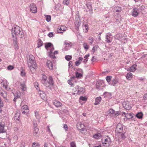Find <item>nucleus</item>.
Instances as JSON below:
<instances>
[{
  "label": "nucleus",
  "instance_id": "nucleus-1",
  "mask_svg": "<svg viewBox=\"0 0 147 147\" xmlns=\"http://www.w3.org/2000/svg\"><path fill=\"white\" fill-rule=\"evenodd\" d=\"M41 83L50 90L51 89V87L54 85V81L52 76H49L47 78L46 75L44 74L42 76Z\"/></svg>",
  "mask_w": 147,
  "mask_h": 147
},
{
  "label": "nucleus",
  "instance_id": "nucleus-2",
  "mask_svg": "<svg viewBox=\"0 0 147 147\" xmlns=\"http://www.w3.org/2000/svg\"><path fill=\"white\" fill-rule=\"evenodd\" d=\"M12 36L13 37L16 38V36H18L20 38H22L24 36V33L22 29L20 27L16 25L13 26L11 30Z\"/></svg>",
  "mask_w": 147,
  "mask_h": 147
},
{
  "label": "nucleus",
  "instance_id": "nucleus-3",
  "mask_svg": "<svg viewBox=\"0 0 147 147\" xmlns=\"http://www.w3.org/2000/svg\"><path fill=\"white\" fill-rule=\"evenodd\" d=\"M29 59L27 60V63L28 66L29 67H31L32 64H35L36 63V61L35 60V57L32 55H29Z\"/></svg>",
  "mask_w": 147,
  "mask_h": 147
},
{
  "label": "nucleus",
  "instance_id": "nucleus-4",
  "mask_svg": "<svg viewBox=\"0 0 147 147\" xmlns=\"http://www.w3.org/2000/svg\"><path fill=\"white\" fill-rule=\"evenodd\" d=\"M116 131L117 134H121L122 132L124 131H123V126L120 123H118L116 128Z\"/></svg>",
  "mask_w": 147,
  "mask_h": 147
},
{
  "label": "nucleus",
  "instance_id": "nucleus-5",
  "mask_svg": "<svg viewBox=\"0 0 147 147\" xmlns=\"http://www.w3.org/2000/svg\"><path fill=\"white\" fill-rule=\"evenodd\" d=\"M113 12L115 13L118 17V18L120 17V16L119 15L120 13H121V7L118 6H115L114 7L113 10Z\"/></svg>",
  "mask_w": 147,
  "mask_h": 147
},
{
  "label": "nucleus",
  "instance_id": "nucleus-6",
  "mask_svg": "<svg viewBox=\"0 0 147 147\" xmlns=\"http://www.w3.org/2000/svg\"><path fill=\"white\" fill-rule=\"evenodd\" d=\"M123 107L126 110H129L132 107V104L128 101H125L122 103Z\"/></svg>",
  "mask_w": 147,
  "mask_h": 147
},
{
  "label": "nucleus",
  "instance_id": "nucleus-7",
  "mask_svg": "<svg viewBox=\"0 0 147 147\" xmlns=\"http://www.w3.org/2000/svg\"><path fill=\"white\" fill-rule=\"evenodd\" d=\"M30 11L33 13H35L37 12V8L36 5L33 3H31L30 5Z\"/></svg>",
  "mask_w": 147,
  "mask_h": 147
},
{
  "label": "nucleus",
  "instance_id": "nucleus-8",
  "mask_svg": "<svg viewBox=\"0 0 147 147\" xmlns=\"http://www.w3.org/2000/svg\"><path fill=\"white\" fill-rule=\"evenodd\" d=\"M105 41L108 43L111 42L113 40V36L111 34L108 33L105 36Z\"/></svg>",
  "mask_w": 147,
  "mask_h": 147
},
{
  "label": "nucleus",
  "instance_id": "nucleus-9",
  "mask_svg": "<svg viewBox=\"0 0 147 147\" xmlns=\"http://www.w3.org/2000/svg\"><path fill=\"white\" fill-rule=\"evenodd\" d=\"M9 83L6 80H3L1 83V85L6 90H9L10 88L8 86Z\"/></svg>",
  "mask_w": 147,
  "mask_h": 147
},
{
  "label": "nucleus",
  "instance_id": "nucleus-10",
  "mask_svg": "<svg viewBox=\"0 0 147 147\" xmlns=\"http://www.w3.org/2000/svg\"><path fill=\"white\" fill-rule=\"evenodd\" d=\"M78 129L82 131H84L86 129L84 125L81 122H78L76 125Z\"/></svg>",
  "mask_w": 147,
  "mask_h": 147
},
{
  "label": "nucleus",
  "instance_id": "nucleus-11",
  "mask_svg": "<svg viewBox=\"0 0 147 147\" xmlns=\"http://www.w3.org/2000/svg\"><path fill=\"white\" fill-rule=\"evenodd\" d=\"M109 138H105L102 140V144L104 146L106 147H108L109 145L110 141Z\"/></svg>",
  "mask_w": 147,
  "mask_h": 147
},
{
  "label": "nucleus",
  "instance_id": "nucleus-12",
  "mask_svg": "<svg viewBox=\"0 0 147 147\" xmlns=\"http://www.w3.org/2000/svg\"><path fill=\"white\" fill-rule=\"evenodd\" d=\"M145 7L144 5H139L136 8L138 10V12H139V13H141L143 14L145 12Z\"/></svg>",
  "mask_w": 147,
  "mask_h": 147
},
{
  "label": "nucleus",
  "instance_id": "nucleus-13",
  "mask_svg": "<svg viewBox=\"0 0 147 147\" xmlns=\"http://www.w3.org/2000/svg\"><path fill=\"white\" fill-rule=\"evenodd\" d=\"M82 21L80 19H77L75 22L76 29V30L78 31L79 30V27L81 24Z\"/></svg>",
  "mask_w": 147,
  "mask_h": 147
},
{
  "label": "nucleus",
  "instance_id": "nucleus-14",
  "mask_svg": "<svg viewBox=\"0 0 147 147\" xmlns=\"http://www.w3.org/2000/svg\"><path fill=\"white\" fill-rule=\"evenodd\" d=\"M77 94H82L84 93L85 90L83 88L78 87L77 89Z\"/></svg>",
  "mask_w": 147,
  "mask_h": 147
},
{
  "label": "nucleus",
  "instance_id": "nucleus-15",
  "mask_svg": "<svg viewBox=\"0 0 147 147\" xmlns=\"http://www.w3.org/2000/svg\"><path fill=\"white\" fill-rule=\"evenodd\" d=\"M20 114L19 113L17 112L16 113L14 116V119L16 122L17 123H18L20 119Z\"/></svg>",
  "mask_w": 147,
  "mask_h": 147
},
{
  "label": "nucleus",
  "instance_id": "nucleus-16",
  "mask_svg": "<svg viewBox=\"0 0 147 147\" xmlns=\"http://www.w3.org/2000/svg\"><path fill=\"white\" fill-rule=\"evenodd\" d=\"M86 5L87 8L89 9L90 13H92L93 9L92 6V3L90 2H87L86 4Z\"/></svg>",
  "mask_w": 147,
  "mask_h": 147
},
{
  "label": "nucleus",
  "instance_id": "nucleus-17",
  "mask_svg": "<svg viewBox=\"0 0 147 147\" xmlns=\"http://www.w3.org/2000/svg\"><path fill=\"white\" fill-rule=\"evenodd\" d=\"M51 49L50 50V51L49 52V55L50 56V57L51 58H55V55H52V51L54 50V47L53 45V46H52L51 47Z\"/></svg>",
  "mask_w": 147,
  "mask_h": 147
},
{
  "label": "nucleus",
  "instance_id": "nucleus-18",
  "mask_svg": "<svg viewBox=\"0 0 147 147\" xmlns=\"http://www.w3.org/2000/svg\"><path fill=\"white\" fill-rule=\"evenodd\" d=\"M54 105L56 107H60L61 106L62 104L59 101L57 100H55L53 102Z\"/></svg>",
  "mask_w": 147,
  "mask_h": 147
},
{
  "label": "nucleus",
  "instance_id": "nucleus-19",
  "mask_svg": "<svg viewBox=\"0 0 147 147\" xmlns=\"http://www.w3.org/2000/svg\"><path fill=\"white\" fill-rule=\"evenodd\" d=\"M46 65L51 70L53 69V64L52 62L50 61H48L46 63Z\"/></svg>",
  "mask_w": 147,
  "mask_h": 147
},
{
  "label": "nucleus",
  "instance_id": "nucleus-20",
  "mask_svg": "<svg viewBox=\"0 0 147 147\" xmlns=\"http://www.w3.org/2000/svg\"><path fill=\"white\" fill-rule=\"evenodd\" d=\"M139 13L136 8H135L133 9V11L132 13V15L134 17H136L138 15Z\"/></svg>",
  "mask_w": 147,
  "mask_h": 147
},
{
  "label": "nucleus",
  "instance_id": "nucleus-21",
  "mask_svg": "<svg viewBox=\"0 0 147 147\" xmlns=\"http://www.w3.org/2000/svg\"><path fill=\"white\" fill-rule=\"evenodd\" d=\"M4 125L1 122H0V133H4L5 132L4 129Z\"/></svg>",
  "mask_w": 147,
  "mask_h": 147
},
{
  "label": "nucleus",
  "instance_id": "nucleus-22",
  "mask_svg": "<svg viewBox=\"0 0 147 147\" xmlns=\"http://www.w3.org/2000/svg\"><path fill=\"white\" fill-rule=\"evenodd\" d=\"M65 28L64 26H62L61 27H59L57 29V32L58 33H62V31L65 30Z\"/></svg>",
  "mask_w": 147,
  "mask_h": 147
},
{
  "label": "nucleus",
  "instance_id": "nucleus-23",
  "mask_svg": "<svg viewBox=\"0 0 147 147\" xmlns=\"http://www.w3.org/2000/svg\"><path fill=\"white\" fill-rule=\"evenodd\" d=\"M118 83L117 79L116 78H115L112 80L109 83L110 85L115 86L116 84Z\"/></svg>",
  "mask_w": 147,
  "mask_h": 147
},
{
  "label": "nucleus",
  "instance_id": "nucleus-24",
  "mask_svg": "<svg viewBox=\"0 0 147 147\" xmlns=\"http://www.w3.org/2000/svg\"><path fill=\"white\" fill-rule=\"evenodd\" d=\"M82 27L84 32H87L88 30V24H85L84 22H83Z\"/></svg>",
  "mask_w": 147,
  "mask_h": 147
},
{
  "label": "nucleus",
  "instance_id": "nucleus-25",
  "mask_svg": "<svg viewBox=\"0 0 147 147\" xmlns=\"http://www.w3.org/2000/svg\"><path fill=\"white\" fill-rule=\"evenodd\" d=\"M34 136H38V128L37 126L34 127Z\"/></svg>",
  "mask_w": 147,
  "mask_h": 147
},
{
  "label": "nucleus",
  "instance_id": "nucleus-26",
  "mask_svg": "<svg viewBox=\"0 0 147 147\" xmlns=\"http://www.w3.org/2000/svg\"><path fill=\"white\" fill-rule=\"evenodd\" d=\"M13 40L14 47L16 50H18V45L17 38H15L13 39Z\"/></svg>",
  "mask_w": 147,
  "mask_h": 147
},
{
  "label": "nucleus",
  "instance_id": "nucleus-27",
  "mask_svg": "<svg viewBox=\"0 0 147 147\" xmlns=\"http://www.w3.org/2000/svg\"><path fill=\"white\" fill-rule=\"evenodd\" d=\"M123 36L121 34L119 33L115 35L114 38L116 39L120 40L123 38Z\"/></svg>",
  "mask_w": 147,
  "mask_h": 147
},
{
  "label": "nucleus",
  "instance_id": "nucleus-28",
  "mask_svg": "<svg viewBox=\"0 0 147 147\" xmlns=\"http://www.w3.org/2000/svg\"><path fill=\"white\" fill-rule=\"evenodd\" d=\"M137 65L136 64L132 65L131 67L129 68L130 71V72H133L135 71L136 69Z\"/></svg>",
  "mask_w": 147,
  "mask_h": 147
},
{
  "label": "nucleus",
  "instance_id": "nucleus-29",
  "mask_svg": "<svg viewBox=\"0 0 147 147\" xmlns=\"http://www.w3.org/2000/svg\"><path fill=\"white\" fill-rule=\"evenodd\" d=\"M101 100V97L100 96L97 97L95 99V102L94 103L95 105H98Z\"/></svg>",
  "mask_w": 147,
  "mask_h": 147
},
{
  "label": "nucleus",
  "instance_id": "nucleus-30",
  "mask_svg": "<svg viewBox=\"0 0 147 147\" xmlns=\"http://www.w3.org/2000/svg\"><path fill=\"white\" fill-rule=\"evenodd\" d=\"M136 116L137 118L140 119L142 118L143 114L142 112H138L136 114Z\"/></svg>",
  "mask_w": 147,
  "mask_h": 147
},
{
  "label": "nucleus",
  "instance_id": "nucleus-31",
  "mask_svg": "<svg viewBox=\"0 0 147 147\" xmlns=\"http://www.w3.org/2000/svg\"><path fill=\"white\" fill-rule=\"evenodd\" d=\"M53 45L51 42L46 43L45 44V47L46 49L47 50L49 48H50L53 46Z\"/></svg>",
  "mask_w": 147,
  "mask_h": 147
},
{
  "label": "nucleus",
  "instance_id": "nucleus-32",
  "mask_svg": "<svg viewBox=\"0 0 147 147\" xmlns=\"http://www.w3.org/2000/svg\"><path fill=\"white\" fill-rule=\"evenodd\" d=\"M102 137V135L100 133H97L95 135H94L93 136V137L94 138L96 139H98Z\"/></svg>",
  "mask_w": 147,
  "mask_h": 147
},
{
  "label": "nucleus",
  "instance_id": "nucleus-33",
  "mask_svg": "<svg viewBox=\"0 0 147 147\" xmlns=\"http://www.w3.org/2000/svg\"><path fill=\"white\" fill-rule=\"evenodd\" d=\"M76 76L78 78H80L83 76V74L78 72H76Z\"/></svg>",
  "mask_w": 147,
  "mask_h": 147
},
{
  "label": "nucleus",
  "instance_id": "nucleus-34",
  "mask_svg": "<svg viewBox=\"0 0 147 147\" xmlns=\"http://www.w3.org/2000/svg\"><path fill=\"white\" fill-rule=\"evenodd\" d=\"M43 42L40 39L38 40L37 43L38 46L37 47L39 48L40 47L42 46L43 45Z\"/></svg>",
  "mask_w": 147,
  "mask_h": 147
},
{
  "label": "nucleus",
  "instance_id": "nucleus-35",
  "mask_svg": "<svg viewBox=\"0 0 147 147\" xmlns=\"http://www.w3.org/2000/svg\"><path fill=\"white\" fill-rule=\"evenodd\" d=\"M132 74L130 72L128 73L127 75L126 76V78L127 80H130L132 78Z\"/></svg>",
  "mask_w": 147,
  "mask_h": 147
},
{
  "label": "nucleus",
  "instance_id": "nucleus-36",
  "mask_svg": "<svg viewBox=\"0 0 147 147\" xmlns=\"http://www.w3.org/2000/svg\"><path fill=\"white\" fill-rule=\"evenodd\" d=\"M21 88L23 91H25L26 90V86L25 84H21Z\"/></svg>",
  "mask_w": 147,
  "mask_h": 147
},
{
  "label": "nucleus",
  "instance_id": "nucleus-37",
  "mask_svg": "<svg viewBox=\"0 0 147 147\" xmlns=\"http://www.w3.org/2000/svg\"><path fill=\"white\" fill-rule=\"evenodd\" d=\"M125 117L128 119H130L132 117V115L131 113H127L125 116Z\"/></svg>",
  "mask_w": 147,
  "mask_h": 147
},
{
  "label": "nucleus",
  "instance_id": "nucleus-38",
  "mask_svg": "<svg viewBox=\"0 0 147 147\" xmlns=\"http://www.w3.org/2000/svg\"><path fill=\"white\" fill-rule=\"evenodd\" d=\"M101 83L99 82H97L96 84V88L97 89L100 90Z\"/></svg>",
  "mask_w": 147,
  "mask_h": 147
},
{
  "label": "nucleus",
  "instance_id": "nucleus-39",
  "mask_svg": "<svg viewBox=\"0 0 147 147\" xmlns=\"http://www.w3.org/2000/svg\"><path fill=\"white\" fill-rule=\"evenodd\" d=\"M21 111H26V109H29L28 106L26 105H24L21 107Z\"/></svg>",
  "mask_w": 147,
  "mask_h": 147
},
{
  "label": "nucleus",
  "instance_id": "nucleus-40",
  "mask_svg": "<svg viewBox=\"0 0 147 147\" xmlns=\"http://www.w3.org/2000/svg\"><path fill=\"white\" fill-rule=\"evenodd\" d=\"M32 147H40V145L38 143L34 142L32 145Z\"/></svg>",
  "mask_w": 147,
  "mask_h": 147
},
{
  "label": "nucleus",
  "instance_id": "nucleus-41",
  "mask_svg": "<svg viewBox=\"0 0 147 147\" xmlns=\"http://www.w3.org/2000/svg\"><path fill=\"white\" fill-rule=\"evenodd\" d=\"M112 77L110 76H107L106 78V79L108 83H109L111 80Z\"/></svg>",
  "mask_w": 147,
  "mask_h": 147
},
{
  "label": "nucleus",
  "instance_id": "nucleus-42",
  "mask_svg": "<svg viewBox=\"0 0 147 147\" xmlns=\"http://www.w3.org/2000/svg\"><path fill=\"white\" fill-rule=\"evenodd\" d=\"M87 100V98L85 96H81L79 100H81L83 101H86Z\"/></svg>",
  "mask_w": 147,
  "mask_h": 147
},
{
  "label": "nucleus",
  "instance_id": "nucleus-43",
  "mask_svg": "<svg viewBox=\"0 0 147 147\" xmlns=\"http://www.w3.org/2000/svg\"><path fill=\"white\" fill-rule=\"evenodd\" d=\"M72 56L71 55H67L65 56V59L68 61H69L71 59Z\"/></svg>",
  "mask_w": 147,
  "mask_h": 147
},
{
  "label": "nucleus",
  "instance_id": "nucleus-44",
  "mask_svg": "<svg viewBox=\"0 0 147 147\" xmlns=\"http://www.w3.org/2000/svg\"><path fill=\"white\" fill-rule=\"evenodd\" d=\"M121 112L117 111L115 112L114 113L113 115L115 116V117H116L117 116L120 114Z\"/></svg>",
  "mask_w": 147,
  "mask_h": 147
},
{
  "label": "nucleus",
  "instance_id": "nucleus-45",
  "mask_svg": "<svg viewBox=\"0 0 147 147\" xmlns=\"http://www.w3.org/2000/svg\"><path fill=\"white\" fill-rule=\"evenodd\" d=\"M143 99L144 102H147V92L145 93L143 96Z\"/></svg>",
  "mask_w": 147,
  "mask_h": 147
},
{
  "label": "nucleus",
  "instance_id": "nucleus-46",
  "mask_svg": "<svg viewBox=\"0 0 147 147\" xmlns=\"http://www.w3.org/2000/svg\"><path fill=\"white\" fill-rule=\"evenodd\" d=\"M63 3L65 5H67L69 3V0H63Z\"/></svg>",
  "mask_w": 147,
  "mask_h": 147
},
{
  "label": "nucleus",
  "instance_id": "nucleus-47",
  "mask_svg": "<svg viewBox=\"0 0 147 147\" xmlns=\"http://www.w3.org/2000/svg\"><path fill=\"white\" fill-rule=\"evenodd\" d=\"M34 86L36 88L37 90L39 89V88L38 87V84L37 82H35L34 83Z\"/></svg>",
  "mask_w": 147,
  "mask_h": 147
},
{
  "label": "nucleus",
  "instance_id": "nucleus-48",
  "mask_svg": "<svg viewBox=\"0 0 147 147\" xmlns=\"http://www.w3.org/2000/svg\"><path fill=\"white\" fill-rule=\"evenodd\" d=\"M42 93H40L39 94L41 98L43 99L45 97V94L42 91Z\"/></svg>",
  "mask_w": 147,
  "mask_h": 147
},
{
  "label": "nucleus",
  "instance_id": "nucleus-49",
  "mask_svg": "<svg viewBox=\"0 0 147 147\" xmlns=\"http://www.w3.org/2000/svg\"><path fill=\"white\" fill-rule=\"evenodd\" d=\"M18 139V136H17L15 135L14 136L13 138V140L14 142L17 141Z\"/></svg>",
  "mask_w": 147,
  "mask_h": 147
},
{
  "label": "nucleus",
  "instance_id": "nucleus-50",
  "mask_svg": "<svg viewBox=\"0 0 147 147\" xmlns=\"http://www.w3.org/2000/svg\"><path fill=\"white\" fill-rule=\"evenodd\" d=\"M83 45L84 48L85 49L88 50L89 49V47H88L87 44L86 43H84L83 44Z\"/></svg>",
  "mask_w": 147,
  "mask_h": 147
},
{
  "label": "nucleus",
  "instance_id": "nucleus-51",
  "mask_svg": "<svg viewBox=\"0 0 147 147\" xmlns=\"http://www.w3.org/2000/svg\"><path fill=\"white\" fill-rule=\"evenodd\" d=\"M80 16L79 15V12L76 11V12L75 18H80Z\"/></svg>",
  "mask_w": 147,
  "mask_h": 147
},
{
  "label": "nucleus",
  "instance_id": "nucleus-52",
  "mask_svg": "<svg viewBox=\"0 0 147 147\" xmlns=\"http://www.w3.org/2000/svg\"><path fill=\"white\" fill-rule=\"evenodd\" d=\"M121 41L122 42H123L124 43H125L127 42V39L125 37H123V38L121 40Z\"/></svg>",
  "mask_w": 147,
  "mask_h": 147
},
{
  "label": "nucleus",
  "instance_id": "nucleus-53",
  "mask_svg": "<svg viewBox=\"0 0 147 147\" xmlns=\"http://www.w3.org/2000/svg\"><path fill=\"white\" fill-rule=\"evenodd\" d=\"M21 111L22 112V113L24 114L27 115L29 113V109H26V111Z\"/></svg>",
  "mask_w": 147,
  "mask_h": 147
},
{
  "label": "nucleus",
  "instance_id": "nucleus-54",
  "mask_svg": "<svg viewBox=\"0 0 147 147\" xmlns=\"http://www.w3.org/2000/svg\"><path fill=\"white\" fill-rule=\"evenodd\" d=\"M89 41V43L91 44H92L93 42V38L92 37L90 36L89 38L88 39Z\"/></svg>",
  "mask_w": 147,
  "mask_h": 147
},
{
  "label": "nucleus",
  "instance_id": "nucleus-55",
  "mask_svg": "<svg viewBox=\"0 0 147 147\" xmlns=\"http://www.w3.org/2000/svg\"><path fill=\"white\" fill-rule=\"evenodd\" d=\"M14 67L11 65H9L7 67V69L9 70H11Z\"/></svg>",
  "mask_w": 147,
  "mask_h": 147
},
{
  "label": "nucleus",
  "instance_id": "nucleus-56",
  "mask_svg": "<svg viewBox=\"0 0 147 147\" xmlns=\"http://www.w3.org/2000/svg\"><path fill=\"white\" fill-rule=\"evenodd\" d=\"M125 131H123L122 132V133H121V137L123 139H124L126 137L125 136Z\"/></svg>",
  "mask_w": 147,
  "mask_h": 147
},
{
  "label": "nucleus",
  "instance_id": "nucleus-57",
  "mask_svg": "<svg viewBox=\"0 0 147 147\" xmlns=\"http://www.w3.org/2000/svg\"><path fill=\"white\" fill-rule=\"evenodd\" d=\"M115 111L112 109H110L109 110V114H113V115Z\"/></svg>",
  "mask_w": 147,
  "mask_h": 147
},
{
  "label": "nucleus",
  "instance_id": "nucleus-58",
  "mask_svg": "<svg viewBox=\"0 0 147 147\" xmlns=\"http://www.w3.org/2000/svg\"><path fill=\"white\" fill-rule=\"evenodd\" d=\"M65 44L69 47H71L72 45V44L71 43H68L67 42H65Z\"/></svg>",
  "mask_w": 147,
  "mask_h": 147
},
{
  "label": "nucleus",
  "instance_id": "nucleus-59",
  "mask_svg": "<svg viewBox=\"0 0 147 147\" xmlns=\"http://www.w3.org/2000/svg\"><path fill=\"white\" fill-rule=\"evenodd\" d=\"M71 147H76L75 144L73 142L70 143Z\"/></svg>",
  "mask_w": 147,
  "mask_h": 147
},
{
  "label": "nucleus",
  "instance_id": "nucleus-60",
  "mask_svg": "<svg viewBox=\"0 0 147 147\" xmlns=\"http://www.w3.org/2000/svg\"><path fill=\"white\" fill-rule=\"evenodd\" d=\"M72 80H71V79L69 80H68V83L71 86H72L73 85H74V84L71 82Z\"/></svg>",
  "mask_w": 147,
  "mask_h": 147
},
{
  "label": "nucleus",
  "instance_id": "nucleus-61",
  "mask_svg": "<svg viewBox=\"0 0 147 147\" xmlns=\"http://www.w3.org/2000/svg\"><path fill=\"white\" fill-rule=\"evenodd\" d=\"M76 72H78L79 73H82V74H83V70L82 69H81L80 68H78V69L76 70Z\"/></svg>",
  "mask_w": 147,
  "mask_h": 147
},
{
  "label": "nucleus",
  "instance_id": "nucleus-62",
  "mask_svg": "<svg viewBox=\"0 0 147 147\" xmlns=\"http://www.w3.org/2000/svg\"><path fill=\"white\" fill-rule=\"evenodd\" d=\"M2 96L3 97V98L7 101L8 100L7 99V94L5 93Z\"/></svg>",
  "mask_w": 147,
  "mask_h": 147
},
{
  "label": "nucleus",
  "instance_id": "nucleus-63",
  "mask_svg": "<svg viewBox=\"0 0 147 147\" xmlns=\"http://www.w3.org/2000/svg\"><path fill=\"white\" fill-rule=\"evenodd\" d=\"M63 126L64 129L66 130L67 131V126L66 124H63Z\"/></svg>",
  "mask_w": 147,
  "mask_h": 147
},
{
  "label": "nucleus",
  "instance_id": "nucleus-64",
  "mask_svg": "<svg viewBox=\"0 0 147 147\" xmlns=\"http://www.w3.org/2000/svg\"><path fill=\"white\" fill-rule=\"evenodd\" d=\"M53 32H50L48 34V35L49 37L51 38V37H53Z\"/></svg>",
  "mask_w": 147,
  "mask_h": 147
}]
</instances>
